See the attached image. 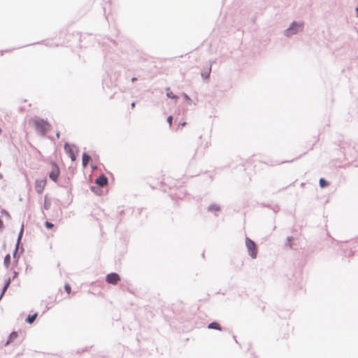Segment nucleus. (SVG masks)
<instances>
[{"label": "nucleus", "mask_w": 358, "mask_h": 358, "mask_svg": "<svg viewBox=\"0 0 358 358\" xmlns=\"http://www.w3.org/2000/svg\"><path fill=\"white\" fill-rule=\"evenodd\" d=\"M31 123L42 134H44L50 127L49 123L41 119H34L31 121Z\"/></svg>", "instance_id": "f257e3e1"}, {"label": "nucleus", "mask_w": 358, "mask_h": 358, "mask_svg": "<svg viewBox=\"0 0 358 358\" xmlns=\"http://www.w3.org/2000/svg\"><path fill=\"white\" fill-rule=\"evenodd\" d=\"M245 245L247 247V249L248 250L250 256L252 259H255L257 255V248L256 244L253 241L250 239L249 238H246L245 239Z\"/></svg>", "instance_id": "f03ea898"}, {"label": "nucleus", "mask_w": 358, "mask_h": 358, "mask_svg": "<svg viewBox=\"0 0 358 358\" xmlns=\"http://www.w3.org/2000/svg\"><path fill=\"white\" fill-rule=\"evenodd\" d=\"M51 171L49 174V177L51 180H52L55 182H57V178L59 176L60 171L59 166L55 164V162L51 163Z\"/></svg>", "instance_id": "7ed1b4c3"}, {"label": "nucleus", "mask_w": 358, "mask_h": 358, "mask_svg": "<svg viewBox=\"0 0 358 358\" xmlns=\"http://www.w3.org/2000/svg\"><path fill=\"white\" fill-rule=\"evenodd\" d=\"M47 184L46 179H37L34 183L35 190L38 194H41Z\"/></svg>", "instance_id": "20e7f679"}, {"label": "nucleus", "mask_w": 358, "mask_h": 358, "mask_svg": "<svg viewBox=\"0 0 358 358\" xmlns=\"http://www.w3.org/2000/svg\"><path fill=\"white\" fill-rule=\"evenodd\" d=\"M302 27L303 24H297L296 22H294L290 26V27L285 31V34L287 36L294 34L298 31V30H301L302 29Z\"/></svg>", "instance_id": "39448f33"}, {"label": "nucleus", "mask_w": 358, "mask_h": 358, "mask_svg": "<svg viewBox=\"0 0 358 358\" xmlns=\"http://www.w3.org/2000/svg\"><path fill=\"white\" fill-rule=\"evenodd\" d=\"M106 280L109 284L116 285L120 280V278L118 274L111 273L106 275Z\"/></svg>", "instance_id": "423d86ee"}, {"label": "nucleus", "mask_w": 358, "mask_h": 358, "mask_svg": "<svg viewBox=\"0 0 358 358\" xmlns=\"http://www.w3.org/2000/svg\"><path fill=\"white\" fill-rule=\"evenodd\" d=\"M64 150L68 154V155L71 157V160L74 162L76 159L74 149L68 143L64 145Z\"/></svg>", "instance_id": "0eeeda50"}, {"label": "nucleus", "mask_w": 358, "mask_h": 358, "mask_svg": "<svg viewBox=\"0 0 358 358\" xmlns=\"http://www.w3.org/2000/svg\"><path fill=\"white\" fill-rule=\"evenodd\" d=\"M96 183L101 187L106 186L108 184V179L104 176H100L96 179Z\"/></svg>", "instance_id": "6e6552de"}, {"label": "nucleus", "mask_w": 358, "mask_h": 358, "mask_svg": "<svg viewBox=\"0 0 358 358\" xmlns=\"http://www.w3.org/2000/svg\"><path fill=\"white\" fill-rule=\"evenodd\" d=\"M166 96L168 98L176 99V100L178 99V96L173 94V92L171 90V89L169 87H167L166 89Z\"/></svg>", "instance_id": "1a4fd4ad"}, {"label": "nucleus", "mask_w": 358, "mask_h": 358, "mask_svg": "<svg viewBox=\"0 0 358 358\" xmlns=\"http://www.w3.org/2000/svg\"><path fill=\"white\" fill-rule=\"evenodd\" d=\"M90 160V157L86 153H83V166L86 167Z\"/></svg>", "instance_id": "9d476101"}, {"label": "nucleus", "mask_w": 358, "mask_h": 358, "mask_svg": "<svg viewBox=\"0 0 358 358\" xmlns=\"http://www.w3.org/2000/svg\"><path fill=\"white\" fill-rule=\"evenodd\" d=\"M208 327L209 329H216V330H219V331L222 330L220 325L217 322H215L210 323L208 326Z\"/></svg>", "instance_id": "9b49d317"}, {"label": "nucleus", "mask_w": 358, "mask_h": 358, "mask_svg": "<svg viewBox=\"0 0 358 358\" xmlns=\"http://www.w3.org/2000/svg\"><path fill=\"white\" fill-rule=\"evenodd\" d=\"M37 316H38L37 313H35L33 315H29L27 317V318L26 319V322H27L29 324H32L35 321Z\"/></svg>", "instance_id": "f8f14e48"}, {"label": "nucleus", "mask_w": 358, "mask_h": 358, "mask_svg": "<svg viewBox=\"0 0 358 358\" xmlns=\"http://www.w3.org/2000/svg\"><path fill=\"white\" fill-rule=\"evenodd\" d=\"M3 264H4V266L6 268H8L10 266V255L9 254L6 255V257H4Z\"/></svg>", "instance_id": "ddd939ff"}, {"label": "nucleus", "mask_w": 358, "mask_h": 358, "mask_svg": "<svg viewBox=\"0 0 358 358\" xmlns=\"http://www.w3.org/2000/svg\"><path fill=\"white\" fill-rule=\"evenodd\" d=\"M17 337V334L16 332H13L10 334L8 341H7L6 344H8L10 341H12L13 339H15Z\"/></svg>", "instance_id": "4468645a"}, {"label": "nucleus", "mask_w": 358, "mask_h": 358, "mask_svg": "<svg viewBox=\"0 0 358 358\" xmlns=\"http://www.w3.org/2000/svg\"><path fill=\"white\" fill-rule=\"evenodd\" d=\"M320 185L322 188H324V187L328 186L329 183L324 178H320Z\"/></svg>", "instance_id": "2eb2a0df"}, {"label": "nucleus", "mask_w": 358, "mask_h": 358, "mask_svg": "<svg viewBox=\"0 0 358 358\" xmlns=\"http://www.w3.org/2000/svg\"><path fill=\"white\" fill-rule=\"evenodd\" d=\"M65 291L67 292L68 294H70L71 292V287L69 284L66 283L64 285Z\"/></svg>", "instance_id": "dca6fc26"}, {"label": "nucleus", "mask_w": 358, "mask_h": 358, "mask_svg": "<svg viewBox=\"0 0 358 358\" xmlns=\"http://www.w3.org/2000/svg\"><path fill=\"white\" fill-rule=\"evenodd\" d=\"M209 210L218 211V210H220V207L217 205H212L209 207Z\"/></svg>", "instance_id": "f3484780"}, {"label": "nucleus", "mask_w": 358, "mask_h": 358, "mask_svg": "<svg viewBox=\"0 0 358 358\" xmlns=\"http://www.w3.org/2000/svg\"><path fill=\"white\" fill-rule=\"evenodd\" d=\"M45 225L48 229H52L54 227V224L49 222H45Z\"/></svg>", "instance_id": "a211bd4d"}, {"label": "nucleus", "mask_w": 358, "mask_h": 358, "mask_svg": "<svg viewBox=\"0 0 358 358\" xmlns=\"http://www.w3.org/2000/svg\"><path fill=\"white\" fill-rule=\"evenodd\" d=\"M10 285V280H8L6 282V284L5 285L4 287H3V292L1 294V296L3 294V293L5 292V291L6 290V289L8 288V287Z\"/></svg>", "instance_id": "6ab92c4d"}, {"label": "nucleus", "mask_w": 358, "mask_h": 358, "mask_svg": "<svg viewBox=\"0 0 358 358\" xmlns=\"http://www.w3.org/2000/svg\"><path fill=\"white\" fill-rule=\"evenodd\" d=\"M167 121H168L169 125L171 126V124H172V121H173V117L172 116H169L168 118H167Z\"/></svg>", "instance_id": "aec40b11"}, {"label": "nucleus", "mask_w": 358, "mask_h": 358, "mask_svg": "<svg viewBox=\"0 0 358 358\" xmlns=\"http://www.w3.org/2000/svg\"><path fill=\"white\" fill-rule=\"evenodd\" d=\"M3 227V223L2 220L0 219V229H1Z\"/></svg>", "instance_id": "412c9836"}, {"label": "nucleus", "mask_w": 358, "mask_h": 358, "mask_svg": "<svg viewBox=\"0 0 358 358\" xmlns=\"http://www.w3.org/2000/svg\"><path fill=\"white\" fill-rule=\"evenodd\" d=\"M183 96H184V97H185L186 99H187V100H190L189 97L187 94H184V95H183Z\"/></svg>", "instance_id": "4be33fe9"}, {"label": "nucleus", "mask_w": 358, "mask_h": 358, "mask_svg": "<svg viewBox=\"0 0 358 358\" xmlns=\"http://www.w3.org/2000/svg\"><path fill=\"white\" fill-rule=\"evenodd\" d=\"M134 107H135V102H133V103H131V108H134Z\"/></svg>", "instance_id": "5701e85b"}, {"label": "nucleus", "mask_w": 358, "mask_h": 358, "mask_svg": "<svg viewBox=\"0 0 358 358\" xmlns=\"http://www.w3.org/2000/svg\"><path fill=\"white\" fill-rule=\"evenodd\" d=\"M185 124H186V122H183V123L182 124V127H184Z\"/></svg>", "instance_id": "b1692460"}]
</instances>
